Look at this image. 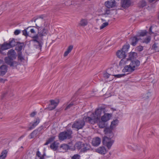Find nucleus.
Listing matches in <instances>:
<instances>
[{
  "label": "nucleus",
  "mask_w": 159,
  "mask_h": 159,
  "mask_svg": "<svg viewBox=\"0 0 159 159\" xmlns=\"http://www.w3.org/2000/svg\"><path fill=\"white\" fill-rule=\"evenodd\" d=\"M104 132L106 136H104L102 140L103 144L106 146L108 149L111 148L112 145L114 142V140L113 139L114 134L112 133L110 129L107 128L104 130Z\"/></svg>",
  "instance_id": "obj_1"
},
{
  "label": "nucleus",
  "mask_w": 159,
  "mask_h": 159,
  "mask_svg": "<svg viewBox=\"0 0 159 159\" xmlns=\"http://www.w3.org/2000/svg\"><path fill=\"white\" fill-rule=\"evenodd\" d=\"M73 132L70 129H67L66 130L60 132L58 134V138L60 141L70 139L72 137Z\"/></svg>",
  "instance_id": "obj_2"
},
{
  "label": "nucleus",
  "mask_w": 159,
  "mask_h": 159,
  "mask_svg": "<svg viewBox=\"0 0 159 159\" xmlns=\"http://www.w3.org/2000/svg\"><path fill=\"white\" fill-rule=\"evenodd\" d=\"M46 27L43 28L40 30H38V35H36L32 36L33 40L38 43L39 46H41V44L39 43V41L42 39L41 37L45 36L48 34V30Z\"/></svg>",
  "instance_id": "obj_3"
},
{
  "label": "nucleus",
  "mask_w": 159,
  "mask_h": 159,
  "mask_svg": "<svg viewBox=\"0 0 159 159\" xmlns=\"http://www.w3.org/2000/svg\"><path fill=\"white\" fill-rule=\"evenodd\" d=\"M34 21L36 22V28L38 30H40L43 28L46 27L49 25L46 22L45 20L41 17L35 19Z\"/></svg>",
  "instance_id": "obj_4"
},
{
  "label": "nucleus",
  "mask_w": 159,
  "mask_h": 159,
  "mask_svg": "<svg viewBox=\"0 0 159 159\" xmlns=\"http://www.w3.org/2000/svg\"><path fill=\"white\" fill-rule=\"evenodd\" d=\"M94 113L93 112H88L86 115H85L83 117L82 120L85 124V122H88L91 124H93L96 121L95 120V117H94Z\"/></svg>",
  "instance_id": "obj_5"
},
{
  "label": "nucleus",
  "mask_w": 159,
  "mask_h": 159,
  "mask_svg": "<svg viewBox=\"0 0 159 159\" xmlns=\"http://www.w3.org/2000/svg\"><path fill=\"white\" fill-rule=\"evenodd\" d=\"M85 125V123L81 120H76L75 121L72 126L73 128H75L78 130L82 129Z\"/></svg>",
  "instance_id": "obj_6"
},
{
  "label": "nucleus",
  "mask_w": 159,
  "mask_h": 159,
  "mask_svg": "<svg viewBox=\"0 0 159 159\" xmlns=\"http://www.w3.org/2000/svg\"><path fill=\"white\" fill-rule=\"evenodd\" d=\"M50 103L48 104L47 108L49 111H51L56 107L60 101L59 99L52 100H50Z\"/></svg>",
  "instance_id": "obj_7"
},
{
  "label": "nucleus",
  "mask_w": 159,
  "mask_h": 159,
  "mask_svg": "<svg viewBox=\"0 0 159 159\" xmlns=\"http://www.w3.org/2000/svg\"><path fill=\"white\" fill-rule=\"evenodd\" d=\"M13 59L7 57L5 58L4 61L6 64L10 65L11 66L16 67L18 63L16 61H13Z\"/></svg>",
  "instance_id": "obj_8"
},
{
  "label": "nucleus",
  "mask_w": 159,
  "mask_h": 159,
  "mask_svg": "<svg viewBox=\"0 0 159 159\" xmlns=\"http://www.w3.org/2000/svg\"><path fill=\"white\" fill-rule=\"evenodd\" d=\"M104 109L103 108H98L97 109L94 113V117L96 121L100 119L102 112H104Z\"/></svg>",
  "instance_id": "obj_9"
},
{
  "label": "nucleus",
  "mask_w": 159,
  "mask_h": 159,
  "mask_svg": "<svg viewBox=\"0 0 159 159\" xmlns=\"http://www.w3.org/2000/svg\"><path fill=\"white\" fill-rule=\"evenodd\" d=\"M125 75V74H118L116 75H112L109 74L107 73H104L103 74V77L105 79L110 78L113 80L114 79L116 78H120Z\"/></svg>",
  "instance_id": "obj_10"
},
{
  "label": "nucleus",
  "mask_w": 159,
  "mask_h": 159,
  "mask_svg": "<svg viewBox=\"0 0 159 159\" xmlns=\"http://www.w3.org/2000/svg\"><path fill=\"white\" fill-rule=\"evenodd\" d=\"M40 120L39 118H37L36 120L33 123H30L29 124L30 127H28L27 129V131L32 130L34 129L39 123Z\"/></svg>",
  "instance_id": "obj_11"
},
{
  "label": "nucleus",
  "mask_w": 159,
  "mask_h": 159,
  "mask_svg": "<svg viewBox=\"0 0 159 159\" xmlns=\"http://www.w3.org/2000/svg\"><path fill=\"white\" fill-rule=\"evenodd\" d=\"M140 39L137 35L131 37L129 40L131 44L133 46H135Z\"/></svg>",
  "instance_id": "obj_12"
},
{
  "label": "nucleus",
  "mask_w": 159,
  "mask_h": 159,
  "mask_svg": "<svg viewBox=\"0 0 159 159\" xmlns=\"http://www.w3.org/2000/svg\"><path fill=\"white\" fill-rule=\"evenodd\" d=\"M82 146V149L80 151L81 152L85 153L88 151L91 150V146L89 144L87 143H84Z\"/></svg>",
  "instance_id": "obj_13"
},
{
  "label": "nucleus",
  "mask_w": 159,
  "mask_h": 159,
  "mask_svg": "<svg viewBox=\"0 0 159 159\" xmlns=\"http://www.w3.org/2000/svg\"><path fill=\"white\" fill-rule=\"evenodd\" d=\"M118 123V120L117 119L114 120L111 122L110 127H105L104 130H105L106 129L108 128L111 130L112 133H113V129L117 125Z\"/></svg>",
  "instance_id": "obj_14"
},
{
  "label": "nucleus",
  "mask_w": 159,
  "mask_h": 159,
  "mask_svg": "<svg viewBox=\"0 0 159 159\" xmlns=\"http://www.w3.org/2000/svg\"><path fill=\"white\" fill-rule=\"evenodd\" d=\"M121 3L122 7L126 8L129 7L132 2L130 0H121Z\"/></svg>",
  "instance_id": "obj_15"
},
{
  "label": "nucleus",
  "mask_w": 159,
  "mask_h": 159,
  "mask_svg": "<svg viewBox=\"0 0 159 159\" xmlns=\"http://www.w3.org/2000/svg\"><path fill=\"white\" fill-rule=\"evenodd\" d=\"M105 5L108 8H110L114 7L116 5V3L114 0H111L106 2Z\"/></svg>",
  "instance_id": "obj_16"
},
{
  "label": "nucleus",
  "mask_w": 159,
  "mask_h": 159,
  "mask_svg": "<svg viewBox=\"0 0 159 159\" xmlns=\"http://www.w3.org/2000/svg\"><path fill=\"white\" fill-rule=\"evenodd\" d=\"M11 48L8 43H4L2 45H0V53H2V51Z\"/></svg>",
  "instance_id": "obj_17"
},
{
  "label": "nucleus",
  "mask_w": 159,
  "mask_h": 159,
  "mask_svg": "<svg viewBox=\"0 0 159 159\" xmlns=\"http://www.w3.org/2000/svg\"><path fill=\"white\" fill-rule=\"evenodd\" d=\"M8 57L15 59L16 58V53L15 50L13 49H10L7 53Z\"/></svg>",
  "instance_id": "obj_18"
},
{
  "label": "nucleus",
  "mask_w": 159,
  "mask_h": 159,
  "mask_svg": "<svg viewBox=\"0 0 159 159\" xmlns=\"http://www.w3.org/2000/svg\"><path fill=\"white\" fill-rule=\"evenodd\" d=\"M95 151L101 154H105L107 153L105 148L104 146L100 147L95 150Z\"/></svg>",
  "instance_id": "obj_19"
},
{
  "label": "nucleus",
  "mask_w": 159,
  "mask_h": 159,
  "mask_svg": "<svg viewBox=\"0 0 159 159\" xmlns=\"http://www.w3.org/2000/svg\"><path fill=\"white\" fill-rule=\"evenodd\" d=\"M101 142V139L97 137L93 139L92 144L94 146H97L100 144Z\"/></svg>",
  "instance_id": "obj_20"
},
{
  "label": "nucleus",
  "mask_w": 159,
  "mask_h": 159,
  "mask_svg": "<svg viewBox=\"0 0 159 159\" xmlns=\"http://www.w3.org/2000/svg\"><path fill=\"white\" fill-rule=\"evenodd\" d=\"M118 57L120 58H124L126 56V53L123 50H119L116 53Z\"/></svg>",
  "instance_id": "obj_21"
},
{
  "label": "nucleus",
  "mask_w": 159,
  "mask_h": 159,
  "mask_svg": "<svg viewBox=\"0 0 159 159\" xmlns=\"http://www.w3.org/2000/svg\"><path fill=\"white\" fill-rule=\"evenodd\" d=\"M59 143L57 141H54L50 145V148L52 150L56 151L57 150Z\"/></svg>",
  "instance_id": "obj_22"
},
{
  "label": "nucleus",
  "mask_w": 159,
  "mask_h": 159,
  "mask_svg": "<svg viewBox=\"0 0 159 159\" xmlns=\"http://www.w3.org/2000/svg\"><path fill=\"white\" fill-rule=\"evenodd\" d=\"M140 61L136 60L134 61H132L130 64L132 67L135 70L137 69V68L140 65Z\"/></svg>",
  "instance_id": "obj_23"
},
{
  "label": "nucleus",
  "mask_w": 159,
  "mask_h": 159,
  "mask_svg": "<svg viewBox=\"0 0 159 159\" xmlns=\"http://www.w3.org/2000/svg\"><path fill=\"white\" fill-rule=\"evenodd\" d=\"M111 117V115L110 114L105 113L104 115L102 117L101 120L106 122L110 119Z\"/></svg>",
  "instance_id": "obj_24"
},
{
  "label": "nucleus",
  "mask_w": 159,
  "mask_h": 159,
  "mask_svg": "<svg viewBox=\"0 0 159 159\" xmlns=\"http://www.w3.org/2000/svg\"><path fill=\"white\" fill-rule=\"evenodd\" d=\"M134 70V68L132 67L130 64L125 66L123 69V71L124 72H131Z\"/></svg>",
  "instance_id": "obj_25"
},
{
  "label": "nucleus",
  "mask_w": 159,
  "mask_h": 159,
  "mask_svg": "<svg viewBox=\"0 0 159 159\" xmlns=\"http://www.w3.org/2000/svg\"><path fill=\"white\" fill-rule=\"evenodd\" d=\"M8 93L9 94V96L11 97L12 96L14 95L12 93V91L11 90L8 89L6 92L2 93L1 96V99L3 100L6 95Z\"/></svg>",
  "instance_id": "obj_26"
},
{
  "label": "nucleus",
  "mask_w": 159,
  "mask_h": 159,
  "mask_svg": "<svg viewBox=\"0 0 159 159\" xmlns=\"http://www.w3.org/2000/svg\"><path fill=\"white\" fill-rule=\"evenodd\" d=\"M7 70V67L5 65H2L0 67V75H4Z\"/></svg>",
  "instance_id": "obj_27"
},
{
  "label": "nucleus",
  "mask_w": 159,
  "mask_h": 159,
  "mask_svg": "<svg viewBox=\"0 0 159 159\" xmlns=\"http://www.w3.org/2000/svg\"><path fill=\"white\" fill-rule=\"evenodd\" d=\"M70 148L69 146L66 144H63L61 145L60 147V149L63 151L62 152L66 151Z\"/></svg>",
  "instance_id": "obj_28"
},
{
  "label": "nucleus",
  "mask_w": 159,
  "mask_h": 159,
  "mask_svg": "<svg viewBox=\"0 0 159 159\" xmlns=\"http://www.w3.org/2000/svg\"><path fill=\"white\" fill-rule=\"evenodd\" d=\"M32 27L29 26L28 27L26 28L23 31V34L26 36H27L30 35V36L32 37V36H34V35H32L29 33V29L30 28Z\"/></svg>",
  "instance_id": "obj_29"
},
{
  "label": "nucleus",
  "mask_w": 159,
  "mask_h": 159,
  "mask_svg": "<svg viewBox=\"0 0 159 159\" xmlns=\"http://www.w3.org/2000/svg\"><path fill=\"white\" fill-rule=\"evenodd\" d=\"M147 3L145 0H141L138 3V7L140 8L144 7L147 5Z\"/></svg>",
  "instance_id": "obj_30"
},
{
  "label": "nucleus",
  "mask_w": 159,
  "mask_h": 159,
  "mask_svg": "<svg viewBox=\"0 0 159 159\" xmlns=\"http://www.w3.org/2000/svg\"><path fill=\"white\" fill-rule=\"evenodd\" d=\"M8 153L7 150H4L2 151L0 155V159H5Z\"/></svg>",
  "instance_id": "obj_31"
},
{
  "label": "nucleus",
  "mask_w": 159,
  "mask_h": 159,
  "mask_svg": "<svg viewBox=\"0 0 159 159\" xmlns=\"http://www.w3.org/2000/svg\"><path fill=\"white\" fill-rule=\"evenodd\" d=\"M55 139V136H52L48 139L46 142L44 144V145H47L54 141Z\"/></svg>",
  "instance_id": "obj_32"
},
{
  "label": "nucleus",
  "mask_w": 159,
  "mask_h": 159,
  "mask_svg": "<svg viewBox=\"0 0 159 159\" xmlns=\"http://www.w3.org/2000/svg\"><path fill=\"white\" fill-rule=\"evenodd\" d=\"M84 143H82V142H79L76 143L75 145V148L78 150H81L82 149V146L83 145Z\"/></svg>",
  "instance_id": "obj_33"
},
{
  "label": "nucleus",
  "mask_w": 159,
  "mask_h": 159,
  "mask_svg": "<svg viewBox=\"0 0 159 159\" xmlns=\"http://www.w3.org/2000/svg\"><path fill=\"white\" fill-rule=\"evenodd\" d=\"M88 24L87 20L85 19H82L79 23V25L81 26H84Z\"/></svg>",
  "instance_id": "obj_34"
},
{
  "label": "nucleus",
  "mask_w": 159,
  "mask_h": 159,
  "mask_svg": "<svg viewBox=\"0 0 159 159\" xmlns=\"http://www.w3.org/2000/svg\"><path fill=\"white\" fill-rule=\"evenodd\" d=\"M98 126L100 128H103L107 126V124L106 123V122L101 120L99 121L98 124Z\"/></svg>",
  "instance_id": "obj_35"
},
{
  "label": "nucleus",
  "mask_w": 159,
  "mask_h": 159,
  "mask_svg": "<svg viewBox=\"0 0 159 159\" xmlns=\"http://www.w3.org/2000/svg\"><path fill=\"white\" fill-rule=\"evenodd\" d=\"M16 42L14 39H10L9 42L8 43L11 48L14 47L16 44Z\"/></svg>",
  "instance_id": "obj_36"
},
{
  "label": "nucleus",
  "mask_w": 159,
  "mask_h": 159,
  "mask_svg": "<svg viewBox=\"0 0 159 159\" xmlns=\"http://www.w3.org/2000/svg\"><path fill=\"white\" fill-rule=\"evenodd\" d=\"M152 49L156 52L159 51V45L157 43H155L152 47Z\"/></svg>",
  "instance_id": "obj_37"
},
{
  "label": "nucleus",
  "mask_w": 159,
  "mask_h": 159,
  "mask_svg": "<svg viewBox=\"0 0 159 159\" xmlns=\"http://www.w3.org/2000/svg\"><path fill=\"white\" fill-rule=\"evenodd\" d=\"M38 133L37 130H35L33 131L30 135V138L33 139L36 137Z\"/></svg>",
  "instance_id": "obj_38"
},
{
  "label": "nucleus",
  "mask_w": 159,
  "mask_h": 159,
  "mask_svg": "<svg viewBox=\"0 0 159 159\" xmlns=\"http://www.w3.org/2000/svg\"><path fill=\"white\" fill-rule=\"evenodd\" d=\"M76 104V103H74V102H71L69 105H68L66 106V107L65 108V110H66L70 109V107H72V106H73V105H75Z\"/></svg>",
  "instance_id": "obj_39"
},
{
  "label": "nucleus",
  "mask_w": 159,
  "mask_h": 159,
  "mask_svg": "<svg viewBox=\"0 0 159 159\" xmlns=\"http://www.w3.org/2000/svg\"><path fill=\"white\" fill-rule=\"evenodd\" d=\"M151 41V38L150 37H148L145 38L144 40H143L142 43H145L146 44H148Z\"/></svg>",
  "instance_id": "obj_40"
},
{
  "label": "nucleus",
  "mask_w": 159,
  "mask_h": 159,
  "mask_svg": "<svg viewBox=\"0 0 159 159\" xmlns=\"http://www.w3.org/2000/svg\"><path fill=\"white\" fill-rule=\"evenodd\" d=\"M111 13L110 11L108 9L106 8L105 10L104 11V13L103 15L105 17H106L107 15H108L110 14Z\"/></svg>",
  "instance_id": "obj_41"
},
{
  "label": "nucleus",
  "mask_w": 159,
  "mask_h": 159,
  "mask_svg": "<svg viewBox=\"0 0 159 159\" xmlns=\"http://www.w3.org/2000/svg\"><path fill=\"white\" fill-rule=\"evenodd\" d=\"M18 49V50L19 51H20L22 49L24 46V44L23 43H18L17 44Z\"/></svg>",
  "instance_id": "obj_42"
},
{
  "label": "nucleus",
  "mask_w": 159,
  "mask_h": 159,
  "mask_svg": "<svg viewBox=\"0 0 159 159\" xmlns=\"http://www.w3.org/2000/svg\"><path fill=\"white\" fill-rule=\"evenodd\" d=\"M129 46L128 45H125L123 46L122 49V50H123V51L125 52L126 53L128 51V50L129 48Z\"/></svg>",
  "instance_id": "obj_43"
},
{
  "label": "nucleus",
  "mask_w": 159,
  "mask_h": 159,
  "mask_svg": "<svg viewBox=\"0 0 159 159\" xmlns=\"http://www.w3.org/2000/svg\"><path fill=\"white\" fill-rule=\"evenodd\" d=\"M109 24L108 22H104L100 26V30L104 28L105 27H106Z\"/></svg>",
  "instance_id": "obj_44"
},
{
  "label": "nucleus",
  "mask_w": 159,
  "mask_h": 159,
  "mask_svg": "<svg viewBox=\"0 0 159 159\" xmlns=\"http://www.w3.org/2000/svg\"><path fill=\"white\" fill-rule=\"evenodd\" d=\"M18 59L21 61H22L24 60V57L22 56L21 52H20L18 53Z\"/></svg>",
  "instance_id": "obj_45"
},
{
  "label": "nucleus",
  "mask_w": 159,
  "mask_h": 159,
  "mask_svg": "<svg viewBox=\"0 0 159 159\" xmlns=\"http://www.w3.org/2000/svg\"><path fill=\"white\" fill-rule=\"evenodd\" d=\"M147 32L146 30L143 31L141 32L139 35H137L139 37L140 36H144L146 35L147 34Z\"/></svg>",
  "instance_id": "obj_46"
},
{
  "label": "nucleus",
  "mask_w": 159,
  "mask_h": 159,
  "mask_svg": "<svg viewBox=\"0 0 159 159\" xmlns=\"http://www.w3.org/2000/svg\"><path fill=\"white\" fill-rule=\"evenodd\" d=\"M136 53L134 52H132L130 53L129 54V56L130 58L131 59H134V58H135V56H136Z\"/></svg>",
  "instance_id": "obj_47"
},
{
  "label": "nucleus",
  "mask_w": 159,
  "mask_h": 159,
  "mask_svg": "<svg viewBox=\"0 0 159 159\" xmlns=\"http://www.w3.org/2000/svg\"><path fill=\"white\" fill-rule=\"evenodd\" d=\"M125 60H126L125 59L122 58V59L121 60L119 63L120 66H122L125 64Z\"/></svg>",
  "instance_id": "obj_48"
},
{
  "label": "nucleus",
  "mask_w": 159,
  "mask_h": 159,
  "mask_svg": "<svg viewBox=\"0 0 159 159\" xmlns=\"http://www.w3.org/2000/svg\"><path fill=\"white\" fill-rule=\"evenodd\" d=\"M80 156L78 154H75L71 157V159H80Z\"/></svg>",
  "instance_id": "obj_49"
},
{
  "label": "nucleus",
  "mask_w": 159,
  "mask_h": 159,
  "mask_svg": "<svg viewBox=\"0 0 159 159\" xmlns=\"http://www.w3.org/2000/svg\"><path fill=\"white\" fill-rule=\"evenodd\" d=\"M143 50V47L140 45L139 46L136 48V51L138 52H141Z\"/></svg>",
  "instance_id": "obj_50"
},
{
  "label": "nucleus",
  "mask_w": 159,
  "mask_h": 159,
  "mask_svg": "<svg viewBox=\"0 0 159 159\" xmlns=\"http://www.w3.org/2000/svg\"><path fill=\"white\" fill-rule=\"evenodd\" d=\"M73 48V46L72 45H70L67 48V51L70 52L72 50Z\"/></svg>",
  "instance_id": "obj_51"
},
{
  "label": "nucleus",
  "mask_w": 159,
  "mask_h": 159,
  "mask_svg": "<svg viewBox=\"0 0 159 159\" xmlns=\"http://www.w3.org/2000/svg\"><path fill=\"white\" fill-rule=\"evenodd\" d=\"M29 33L30 32L31 34H34L36 33L35 30L33 29H29Z\"/></svg>",
  "instance_id": "obj_52"
},
{
  "label": "nucleus",
  "mask_w": 159,
  "mask_h": 159,
  "mask_svg": "<svg viewBox=\"0 0 159 159\" xmlns=\"http://www.w3.org/2000/svg\"><path fill=\"white\" fill-rule=\"evenodd\" d=\"M43 129V126H41L38 128L37 129H35V130H37V132L38 133V132H40Z\"/></svg>",
  "instance_id": "obj_53"
},
{
  "label": "nucleus",
  "mask_w": 159,
  "mask_h": 159,
  "mask_svg": "<svg viewBox=\"0 0 159 159\" xmlns=\"http://www.w3.org/2000/svg\"><path fill=\"white\" fill-rule=\"evenodd\" d=\"M36 156L39 157L40 158L41 157V153L39 151H37L36 153Z\"/></svg>",
  "instance_id": "obj_54"
},
{
  "label": "nucleus",
  "mask_w": 159,
  "mask_h": 159,
  "mask_svg": "<svg viewBox=\"0 0 159 159\" xmlns=\"http://www.w3.org/2000/svg\"><path fill=\"white\" fill-rule=\"evenodd\" d=\"M20 31L19 30H15L14 32V34L15 35H18L20 33Z\"/></svg>",
  "instance_id": "obj_55"
},
{
  "label": "nucleus",
  "mask_w": 159,
  "mask_h": 159,
  "mask_svg": "<svg viewBox=\"0 0 159 159\" xmlns=\"http://www.w3.org/2000/svg\"><path fill=\"white\" fill-rule=\"evenodd\" d=\"M36 113V112L34 111L31 113L30 114V116L31 117H34Z\"/></svg>",
  "instance_id": "obj_56"
},
{
  "label": "nucleus",
  "mask_w": 159,
  "mask_h": 159,
  "mask_svg": "<svg viewBox=\"0 0 159 159\" xmlns=\"http://www.w3.org/2000/svg\"><path fill=\"white\" fill-rule=\"evenodd\" d=\"M147 97L146 98V99H148L149 98V97H150L151 95V93L150 92H148L147 93Z\"/></svg>",
  "instance_id": "obj_57"
},
{
  "label": "nucleus",
  "mask_w": 159,
  "mask_h": 159,
  "mask_svg": "<svg viewBox=\"0 0 159 159\" xmlns=\"http://www.w3.org/2000/svg\"><path fill=\"white\" fill-rule=\"evenodd\" d=\"M70 52H68L67 50L64 53V57H66V56Z\"/></svg>",
  "instance_id": "obj_58"
},
{
  "label": "nucleus",
  "mask_w": 159,
  "mask_h": 159,
  "mask_svg": "<svg viewBox=\"0 0 159 159\" xmlns=\"http://www.w3.org/2000/svg\"><path fill=\"white\" fill-rule=\"evenodd\" d=\"M152 27H151L149 29V34H152L153 33L152 31Z\"/></svg>",
  "instance_id": "obj_59"
},
{
  "label": "nucleus",
  "mask_w": 159,
  "mask_h": 159,
  "mask_svg": "<svg viewBox=\"0 0 159 159\" xmlns=\"http://www.w3.org/2000/svg\"><path fill=\"white\" fill-rule=\"evenodd\" d=\"M25 135H21L20 137H19L18 139V140H21V139L23 138L24 137H25Z\"/></svg>",
  "instance_id": "obj_60"
},
{
  "label": "nucleus",
  "mask_w": 159,
  "mask_h": 159,
  "mask_svg": "<svg viewBox=\"0 0 159 159\" xmlns=\"http://www.w3.org/2000/svg\"><path fill=\"white\" fill-rule=\"evenodd\" d=\"M46 155H45V153H44L43 155L41 156V157L40 158H42V157L43 158V159H44V157Z\"/></svg>",
  "instance_id": "obj_61"
},
{
  "label": "nucleus",
  "mask_w": 159,
  "mask_h": 159,
  "mask_svg": "<svg viewBox=\"0 0 159 159\" xmlns=\"http://www.w3.org/2000/svg\"><path fill=\"white\" fill-rule=\"evenodd\" d=\"M6 80H0V83H4L5 82V81Z\"/></svg>",
  "instance_id": "obj_62"
},
{
  "label": "nucleus",
  "mask_w": 159,
  "mask_h": 159,
  "mask_svg": "<svg viewBox=\"0 0 159 159\" xmlns=\"http://www.w3.org/2000/svg\"><path fill=\"white\" fill-rule=\"evenodd\" d=\"M101 20L102 22H104L106 21V20L102 18Z\"/></svg>",
  "instance_id": "obj_63"
},
{
  "label": "nucleus",
  "mask_w": 159,
  "mask_h": 159,
  "mask_svg": "<svg viewBox=\"0 0 159 159\" xmlns=\"http://www.w3.org/2000/svg\"><path fill=\"white\" fill-rule=\"evenodd\" d=\"M34 20H35V19H34V20H31V21L32 22H33V21H34Z\"/></svg>",
  "instance_id": "obj_64"
}]
</instances>
